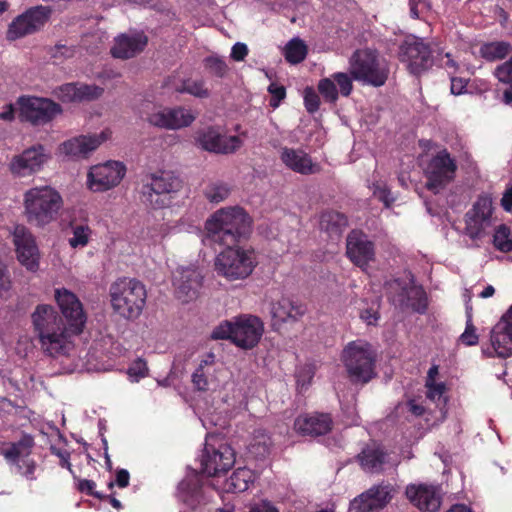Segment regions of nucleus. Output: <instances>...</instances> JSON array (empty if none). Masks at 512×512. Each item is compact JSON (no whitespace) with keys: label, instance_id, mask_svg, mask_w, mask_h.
I'll return each mask as SVG.
<instances>
[{"label":"nucleus","instance_id":"1","mask_svg":"<svg viewBox=\"0 0 512 512\" xmlns=\"http://www.w3.org/2000/svg\"><path fill=\"white\" fill-rule=\"evenodd\" d=\"M55 300L68 322L49 304H39L31 315L43 352L51 357L66 356L73 347L72 338L82 332L86 315L77 296L65 289L55 290Z\"/></svg>","mask_w":512,"mask_h":512},{"label":"nucleus","instance_id":"2","mask_svg":"<svg viewBox=\"0 0 512 512\" xmlns=\"http://www.w3.org/2000/svg\"><path fill=\"white\" fill-rule=\"evenodd\" d=\"M252 220L241 207H226L216 211L205 224L211 241L221 245H234L251 231Z\"/></svg>","mask_w":512,"mask_h":512},{"label":"nucleus","instance_id":"3","mask_svg":"<svg viewBox=\"0 0 512 512\" xmlns=\"http://www.w3.org/2000/svg\"><path fill=\"white\" fill-rule=\"evenodd\" d=\"M23 204L28 222L43 227L56 220L63 206V199L56 189L45 185L27 190Z\"/></svg>","mask_w":512,"mask_h":512},{"label":"nucleus","instance_id":"4","mask_svg":"<svg viewBox=\"0 0 512 512\" xmlns=\"http://www.w3.org/2000/svg\"><path fill=\"white\" fill-rule=\"evenodd\" d=\"M111 305L118 315L125 319H137L146 303L145 286L132 278H121L110 287Z\"/></svg>","mask_w":512,"mask_h":512},{"label":"nucleus","instance_id":"5","mask_svg":"<svg viewBox=\"0 0 512 512\" xmlns=\"http://www.w3.org/2000/svg\"><path fill=\"white\" fill-rule=\"evenodd\" d=\"M342 361L349 379L355 384H366L376 376V353L364 340L349 342L343 349Z\"/></svg>","mask_w":512,"mask_h":512},{"label":"nucleus","instance_id":"6","mask_svg":"<svg viewBox=\"0 0 512 512\" xmlns=\"http://www.w3.org/2000/svg\"><path fill=\"white\" fill-rule=\"evenodd\" d=\"M257 265L253 249L227 246L214 261L218 275L230 281L243 280L250 276Z\"/></svg>","mask_w":512,"mask_h":512},{"label":"nucleus","instance_id":"7","mask_svg":"<svg viewBox=\"0 0 512 512\" xmlns=\"http://www.w3.org/2000/svg\"><path fill=\"white\" fill-rule=\"evenodd\" d=\"M142 182L143 201L155 209L169 206L182 187L180 178L167 171L148 174Z\"/></svg>","mask_w":512,"mask_h":512},{"label":"nucleus","instance_id":"8","mask_svg":"<svg viewBox=\"0 0 512 512\" xmlns=\"http://www.w3.org/2000/svg\"><path fill=\"white\" fill-rule=\"evenodd\" d=\"M350 74L354 80L379 87L388 78L389 69L384 59L369 49L357 50L350 59Z\"/></svg>","mask_w":512,"mask_h":512},{"label":"nucleus","instance_id":"9","mask_svg":"<svg viewBox=\"0 0 512 512\" xmlns=\"http://www.w3.org/2000/svg\"><path fill=\"white\" fill-rule=\"evenodd\" d=\"M399 57L408 70L419 75L433 65L432 51L422 38L410 35L399 48Z\"/></svg>","mask_w":512,"mask_h":512},{"label":"nucleus","instance_id":"10","mask_svg":"<svg viewBox=\"0 0 512 512\" xmlns=\"http://www.w3.org/2000/svg\"><path fill=\"white\" fill-rule=\"evenodd\" d=\"M140 113L150 124L166 129H180L189 126L195 120V116L187 109H156L150 102L142 104Z\"/></svg>","mask_w":512,"mask_h":512},{"label":"nucleus","instance_id":"11","mask_svg":"<svg viewBox=\"0 0 512 512\" xmlns=\"http://www.w3.org/2000/svg\"><path fill=\"white\" fill-rule=\"evenodd\" d=\"M18 105L21 120L33 125H44L62 112L61 106L48 98L22 96Z\"/></svg>","mask_w":512,"mask_h":512},{"label":"nucleus","instance_id":"12","mask_svg":"<svg viewBox=\"0 0 512 512\" xmlns=\"http://www.w3.org/2000/svg\"><path fill=\"white\" fill-rule=\"evenodd\" d=\"M398 494L396 485L382 481L371 486L351 501V508L358 512H378Z\"/></svg>","mask_w":512,"mask_h":512},{"label":"nucleus","instance_id":"13","mask_svg":"<svg viewBox=\"0 0 512 512\" xmlns=\"http://www.w3.org/2000/svg\"><path fill=\"white\" fill-rule=\"evenodd\" d=\"M389 298L395 306L401 309H412L418 313H424L427 308L425 291L413 283L395 279L388 283Z\"/></svg>","mask_w":512,"mask_h":512},{"label":"nucleus","instance_id":"14","mask_svg":"<svg viewBox=\"0 0 512 512\" xmlns=\"http://www.w3.org/2000/svg\"><path fill=\"white\" fill-rule=\"evenodd\" d=\"M196 143L208 152L216 154H231L243 144V140L236 135H227L219 126H209L196 133Z\"/></svg>","mask_w":512,"mask_h":512},{"label":"nucleus","instance_id":"15","mask_svg":"<svg viewBox=\"0 0 512 512\" xmlns=\"http://www.w3.org/2000/svg\"><path fill=\"white\" fill-rule=\"evenodd\" d=\"M52 9L37 5L18 15L9 25L7 38L16 40L39 31L50 19Z\"/></svg>","mask_w":512,"mask_h":512},{"label":"nucleus","instance_id":"16","mask_svg":"<svg viewBox=\"0 0 512 512\" xmlns=\"http://www.w3.org/2000/svg\"><path fill=\"white\" fill-rule=\"evenodd\" d=\"M457 165L447 150L439 151L431 158L426 169V187L433 193H438L455 177Z\"/></svg>","mask_w":512,"mask_h":512},{"label":"nucleus","instance_id":"17","mask_svg":"<svg viewBox=\"0 0 512 512\" xmlns=\"http://www.w3.org/2000/svg\"><path fill=\"white\" fill-rule=\"evenodd\" d=\"M125 173L126 167L119 161L92 166L87 174V187L93 192L108 191L121 182Z\"/></svg>","mask_w":512,"mask_h":512},{"label":"nucleus","instance_id":"18","mask_svg":"<svg viewBox=\"0 0 512 512\" xmlns=\"http://www.w3.org/2000/svg\"><path fill=\"white\" fill-rule=\"evenodd\" d=\"M482 353L488 357L512 356V304L491 330L490 345L483 346Z\"/></svg>","mask_w":512,"mask_h":512},{"label":"nucleus","instance_id":"19","mask_svg":"<svg viewBox=\"0 0 512 512\" xmlns=\"http://www.w3.org/2000/svg\"><path fill=\"white\" fill-rule=\"evenodd\" d=\"M50 155L42 145L32 146L22 153L14 155L8 169L14 177H28L41 171Z\"/></svg>","mask_w":512,"mask_h":512},{"label":"nucleus","instance_id":"20","mask_svg":"<svg viewBox=\"0 0 512 512\" xmlns=\"http://www.w3.org/2000/svg\"><path fill=\"white\" fill-rule=\"evenodd\" d=\"M492 199L483 195L474 203L472 209L466 214V234L473 240L480 239L492 226Z\"/></svg>","mask_w":512,"mask_h":512},{"label":"nucleus","instance_id":"21","mask_svg":"<svg viewBox=\"0 0 512 512\" xmlns=\"http://www.w3.org/2000/svg\"><path fill=\"white\" fill-rule=\"evenodd\" d=\"M234 463V452L229 445L220 444L216 448L206 443L201 456L203 473L208 476L219 477L222 473L227 472Z\"/></svg>","mask_w":512,"mask_h":512},{"label":"nucleus","instance_id":"22","mask_svg":"<svg viewBox=\"0 0 512 512\" xmlns=\"http://www.w3.org/2000/svg\"><path fill=\"white\" fill-rule=\"evenodd\" d=\"M202 275L194 266L178 267L173 272V287L176 297L183 303L192 301L197 297L202 284Z\"/></svg>","mask_w":512,"mask_h":512},{"label":"nucleus","instance_id":"23","mask_svg":"<svg viewBox=\"0 0 512 512\" xmlns=\"http://www.w3.org/2000/svg\"><path fill=\"white\" fill-rule=\"evenodd\" d=\"M264 332L262 321L253 315L234 317V344L242 349H251L260 341Z\"/></svg>","mask_w":512,"mask_h":512},{"label":"nucleus","instance_id":"24","mask_svg":"<svg viewBox=\"0 0 512 512\" xmlns=\"http://www.w3.org/2000/svg\"><path fill=\"white\" fill-rule=\"evenodd\" d=\"M222 372L221 366L216 361V356L208 352L202 356L198 366L192 373L191 382L198 391H211L219 386V374Z\"/></svg>","mask_w":512,"mask_h":512},{"label":"nucleus","instance_id":"25","mask_svg":"<svg viewBox=\"0 0 512 512\" xmlns=\"http://www.w3.org/2000/svg\"><path fill=\"white\" fill-rule=\"evenodd\" d=\"M33 447V440L30 437H23L16 443L1 451V454L12 465L17 467L20 474L28 479L34 478L35 462L29 458Z\"/></svg>","mask_w":512,"mask_h":512},{"label":"nucleus","instance_id":"26","mask_svg":"<svg viewBox=\"0 0 512 512\" xmlns=\"http://www.w3.org/2000/svg\"><path fill=\"white\" fill-rule=\"evenodd\" d=\"M13 242L19 262L30 271H36L39 266V251L31 232L23 225L15 226Z\"/></svg>","mask_w":512,"mask_h":512},{"label":"nucleus","instance_id":"27","mask_svg":"<svg viewBox=\"0 0 512 512\" xmlns=\"http://www.w3.org/2000/svg\"><path fill=\"white\" fill-rule=\"evenodd\" d=\"M307 312V307L299 300L290 297H281L271 303L270 314L272 327L279 329L284 323L299 321Z\"/></svg>","mask_w":512,"mask_h":512},{"label":"nucleus","instance_id":"28","mask_svg":"<svg viewBox=\"0 0 512 512\" xmlns=\"http://www.w3.org/2000/svg\"><path fill=\"white\" fill-rule=\"evenodd\" d=\"M346 254L358 267L364 269L374 259V244L361 231H351L346 240Z\"/></svg>","mask_w":512,"mask_h":512},{"label":"nucleus","instance_id":"29","mask_svg":"<svg viewBox=\"0 0 512 512\" xmlns=\"http://www.w3.org/2000/svg\"><path fill=\"white\" fill-rule=\"evenodd\" d=\"M406 497L419 510L435 512L441 505V491L438 486L410 484L405 490Z\"/></svg>","mask_w":512,"mask_h":512},{"label":"nucleus","instance_id":"30","mask_svg":"<svg viewBox=\"0 0 512 512\" xmlns=\"http://www.w3.org/2000/svg\"><path fill=\"white\" fill-rule=\"evenodd\" d=\"M281 162L288 169L301 175H311L319 173L321 167L314 162L310 155L299 148L281 147L279 150Z\"/></svg>","mask_w":512,"mask_h":512},{"label":"nucleus","instance_id":"31","mask_svg":"<svg viewBox=\"0 0 512 512\" xmlns=\"http://www.w3.org/2000/svg\"><path fill=\"white\" fill-rule=\"evenodd\" d=\"M104 133L93 136H79L61 144L60 152L71 159L86 158L105 140Z\"/></svg>","mask_w":512,"mask_h":512},{"label":"nucleus","instance_id":"32","mask_svg":"<svg viewBox=\"0 0 512 512\" xmlns=\"http://www.w3.org/2000/svg\"><path fill=\"white\" fill-rule=\"evenodd\" d=\"M148 39L142 32L122 34L115 39L111 54L115 58L129 59L140 53L147 45Z\"/></svg>","mask_w":512,"mask_h":512},{"label":"nucleus","instance_id":"33","mask_svg":"<svg viewBox=\"0 0 512 512\" xmlns=\"http://www.w3.org/2000/svg\"><path fill=\"white\" fill-rule=\"evenodd\" d=\"M54 93L62 102H80L100 97L103 88L96 85L67 83L58 87Z\"/></svg>","mask_w":512,"mask_h":512},{"label":"nucleus","instance_id":"34","mask_svg":"<svg viewBox=\"0 0 512 512\" xmlns=\"http://www.w3.org/2000/svg\"><path fill=\"white\" fill-rule=\"evenodd\" d=\"M332 419L329 414L316 413L301 415L294 422V429L304 436H319L331 430Z\"/></svg>","mask_w":512,"mask_h":512},{"label":"nucleus","instance_id":"35","mask_svg":"<svg viewBox=\"0 0 512 512\" xmlns=\"http://www.w3.org/2000/svg\"><path fill=\"white\" fill-rule=\"evenodd\" d=\"M357 459L362 469L370 473H378L384 470L386 465L390 464L392 466L395 464V462L390 463L389 454L375 444L365 447L357 456Z\"/></svg>","mask_w":512,"mask_h":512},{"label":"nucleus","instance_id":"36","mask_svg":"<svg viewBox=\"0 0 512 512\" xmlns=\"http://www.w3.org/2000/svg\"><path fill=\"white\" fill-rule=\"evenodd\" d=\"M202 477L193 470L179 483L178 492L180 499L190 507H195L202 499Z\"/></svg>","mask_w":512,"mask_h":512},{"label":"nucleus","instance_id":"37","mask_svg":"<svg viewBox=\"0 0 512 512\" xmlns=\"http://www.w3.org/2000/svg\"><path fill=\"white\" fill-rule=\"evenodd\" d=\"M255 475L252 470L243 467L235 470L229 479L225 480L223 486L219 488L215 483H211L216 490H221L226 493H240L248 489L249 485L253 483Z\"/></svg>","mask_w":512,"mask_h":512},{"label":"nucleus","instance_id":"38","mask_svg":"<svg viewBox=\"0 0 512 512\" xmlns=\"http://www.w3.org/2000/svg\"><path fill=\"white\" fill-rule=\"evenodd\" d=\"M70 232L68 243L73 249L86 247L93 233L88 224L75 222L70 223Z\"/></svg>","mask_w":512,"mask_h":512},{"label":"nucleus","instance_id":"39","mask_svg":"<svg viewBox=\"0 0 512 512\" xmlns=\"http://www.w3.org/2000/svg\"><path fill=\"white\" fill-rule=\"evenodd\" d=\"M512 50V46L506 41H493L485 43L480 48L481 56L488 61L504 59Z\"/></svg>","mask_w":512,"mask_h":512},{"label":"nucleus","instance_id":"40","mask_svg":"<svg viewBox=\"0 0 512 512\" xmlns=\"http://www.w3.org/2000/svg\"><path fill=\"white\" fill-rule=\"evenodd\" d=\"M495 77L499 82L508 85V88L503 93V101L505 104L512 103V56L498 65L494 71Z\"/></svg>","mask_w":512,"mask_h":512},{"label":"nucleus","instance_id":"41","mask_svg":"<svg viewBox=\"0 0 512 512\" xmlns=\"http://www.w3.org/2000/svg\"><path fill=\"white\" fill-rule=\"evenodd\" d=\"M307 55V46L299 38L290 40L284 48V56L287 62L297 64L302 62Z\"/></svg>","mask_w":512,"mask_h":512},{"label":"nucleus","instance_id":"42","mask_svg":"<svg viewBox=\"0 0 512 512\" xmlns=\"http://www.w3.org/2000/svg\"><path fill=\"white\" fill-rule=\"evenodd\" d=\"M347 225L346 217L336 211H327L320 217V227L329 232H339Z\"/></svg>","mask_w":512,"mask_h":512},{"label":"nucleus","instance_id":"43","mask_svg":"<svg viewBox=\"0 0 512 512\" xmlns=\"http://www.w3.org/2000/svg\"><path fill=\"white\" fill-rule=\"evenodd\" d=\"M426 387V397L433 403H435L436 407L440 409L441 416L444 417L443 409L446 406L447 398L445 396L446 385L444 382L437 383H429L425 384Z\"/></svg>","mask_w":512,"mask_h":512},{"label":"nucleus","instance_id":"44","mask_svg":"<svg viewBox=\"0 0 512 512\" xmlns=\"http://www.w3.org/2000/svg\"><path fill=\"white\" fill-rule=\"evenodd\" d=\"M271 445L272 441L270 436L264 430L259 429L254 433L253 441L250 444V450L251 453L256 456L263 457L269 453Z\"/></svg>","mask_w":512,"mask_h":512},{"label":"nucleus","instance_id":"45","mask_svg":"<svg viewBox=\"0 0 512 512\" xmlns=\"http://www.w3.org/2000/svg\"><path fill=\"white\" fill-rule=\"evenodd\" d=\"M494 247L504 253L512 251V239L510 229L506 225H499L493 234Z\"/></svg>","mask_w":512,"mask_h":512},{"label":"nucleus","instance_id":"46","mask_svg":"<svg viewBox=\"0 0 512 512\" xmlns=\"http://www.w3.org/2000/svg\"><path fill=\"white\" fill-rule=\"evenodd\" d=\"M205 196L212 203L224 201L230 194V188L226 183L216 181L205 188Z\"/></svg>","mask_w":512,"mask_h":512},{"label":"nucleus","instance_id":"47","mask_svg":"<svg viewBox=\"0 0 512 512\" xmlns=\"http://www.w3.org/2000/svg\"><path fill=\"white\" fill-rule=\"evenodd\" d=\"M175 90L179 93H188L200 98L208 96V90L204 87V82L201 80L188 79L175 87Z\"/></svg>","mask_w":512,"mask_h":512},{"label":"nucleus","instance_id":"48","mask_svg":"<svg viewBox=\"0 0 512 512\" xmlns=\"http://www.w3.org/2000/svg\"><path fill=\"white\" fill-rule=\"evenodd\" d=\"M213 340H231L234 343V318L220 322L211 332Z\"/></svg>","mask_w":512,"mask_h":512},{"label":"nucleus","instance_id":"49","mask_svg":"<svg viewBox=\"0 0 512 512\" xmlns=\"http://www.w3.org/2000/svg\"><path fill=\"white\" fill-rule=\"evenodd\" d=\"M370 188L374 197L378 198L386 206H389L395 200L386 183L382 180H374Z\"/></svg>","mask_w":512,"mask_h":512},{"label":"nucleus","instance_id":"50","mask_svg":"<svg viewBox=\"0 0 512 512\" xmlns=\"http://www.w3.org/2000/svg\"><path fill=\"white\" fill-rule=\"evenodd\" d=\"M318 90L326 101L335 102L338 98V91L332 77L320 80Z\"/></svg>","mask_w":512,"mask_h":512},{"label":"nucleus","instance_id":"51","mask_svg":"<svg viewBox=\"0 0 512 512\" xmlns=\"http://www.w3.org/2000/svg\"><path fill=\"white\" fill-rule=\"evenodd\" d=\"M205 67L208 69L212 74L223 77L226 72L228 71V66L224 59L218 57V56H210L205 59Z\"/></svg>","mask_w":512,"mask_h":512},{"label":"nucleus","instance_id":"52","mask_svg":"<svg viewBox=\"0 0 512 512\" xmlns=\"http://www.w3.org/2000/svg\"><path fill=\"white\" fill-rule=\"evenodd\" d=\"M360 318L367 325H375L379 320V302L374 301L371 305L361 308Z\"/></svg>","mask_w":512,"mask_h":512},{"label":"nucleus","instance_id":"53","mask_svg":"<svg viewBox=\"0 0 512 512\" xmlns=\"http://www.w3.org/2000/svg\"><path fill=\"white\" fill-rule=\"evenodd\" d=\"M148 368L144 360L138 359L134 361L128 368L127 374L132 382H138L147 374Z\"/></svg>","mask_w":512,"mask_h":512},{"label":"nucleus","instance_id":"54","mask_svg":"<svg viewBox=\"0 0 512 512\" xmlns=\"http://www.w3.org/2000/svg\"><path fill=\"white\" fill-rule=\"evenodd\" d=\"M331 77L334 83L339 87L340 93L345 97L349 96L353 87L352 80L349 75L343 72H337L334 73Z\"/></svg>","mask_w":512,"mask_h":512},{"label":"nucleus","instance_id":"55","mask_svg":"<svg viewBox=\"0 0 512 512\" xmlns=\"http://www.w3.org/2000/svg\"><path fill=\"white\" fill-rule=\"evenodd\" d=\"M459 339L467 346H473L478 343L479 338L476 334V328L472 323L471 316H468L465 331L460 335Z\"/></svg>","mask_w":512,"mask_h":512},{"label":"nucleus","instance_id":"56","mask_svg":"<svg viewBox=\"0 0 512 512\" xmlns=\"http://www.w3.org/2000/svg\"><path fill=\"white\" fill-rule=\"evenodd\" d=\"M304 104L308 112L314 113L319 109L320 100L312 88H307L304 93Z\"/></svg>","mask_w":512,"mask_h":512},{"label":"nucleus","instance_id":"57","mask_svg":"<svg viewBox=\"0 0 512 512\" xmlns=\"http://www.w3.org/2000/svg\"><path fill=\"white\" fill-rule=\"evenodd\" d=\"M268 91L272 96L270 100V105L274 108L278 107L280 101L283 100L286 96V90L284 86L278 85L276 83H271L268 87Z\"/></svg>","mask_w":512,"mask_h":512},{"label":"nucleus","instance_id":"58","mask_svg":"<svg viewBox=\"0 0 512 512\" xmlns=\"http://www.w3.org/2000/svg\"><path fill=\"white\" fill-rule=\"evenodd\" d=\"M248 54V47L242 42H237L231 49V58L235 61H243Z\"/></svg>","mask_w":512,"mask_h":512},{"label":"nucleus","instance_id":"59","mask_svg":"<svg viewBox=\"0 0 512 512\" xmlns=\"http://www.w3.org/2000/svg\"><path fill=\"white\" fill-rule=\"evenodd\" d=\"M451 93L453 95H461L465 92L467 81L463 78L451 75Z\"/></svg>","mask_w":512,"mask_h":512},{"label":"nucleus","instance_id":"60","mask_svg":"<svg viewBox=\"0 0 512 512\" xmlns=\"http://www.w3.org/2000/svg\"><path fill=\"white\" fill-rule=\"evenodd\" d=\"M51 451L54 455L59 457L61 467L66 468L70 472H72V465L70 463V453L67 450L57 449L54 447L51 448Z\"/></svg>","mask_w":512,"mask_h":512},{"label":"nucleus","instance_id":"61","mask_svg":"<svg viewBox=\"0 0 512 512\" xmlns=\"http://www.w3.org/2000/svg\"><path fill=\"white\" fill-rule=\"evenodd\" d=\"M95 487H96V483L94 481L88 480V479L80 480L78 483V489L80 492L86 493L88 495L100 497V495L94 491Z\"/></svg>","mask_w":512,"mask_h":512},{"label":"nucleus","instance_id":"62","mask_svg":"<svg viewBox=\"0 0 512 512\" xmlns=\"http://www.w3.org/2000/svg\"><path fill=\"white\" fill-rule=\"evenodd\" d=\"M441 65L447 70L450 76L455 74L458 70V64L451 58L449 53L445 54L444 58L441 60Z\"/></svg>","mask_w":512,"mask_h":512},{"label":"nucleus","instance_id":"63","mask_svg":"<svg viewBox=\"0 0 512 512\" xmlns=\"http://www.w3.org/2000/svg\"><path fill=\"white\" fill-rule=\"evenodd\" d=\"M249 512H278V510L268 501H262L251 507Z\"/></svg>","mask_w":512,"mask_h":512},{"label":"nucleus","instance_id":"64","mask_svg":"<svg viewBox=\"0 0 512 512\" xmlns=\"http://www.w3.org/2000/svg\"><path fill=\"white\" fill-rule=\"evenodd\" d=\"M501 205L506 211L512 210V185L504 192L501 199Z\"/></svg>","mask_w":512,"mask_h":512}]
</instances>
